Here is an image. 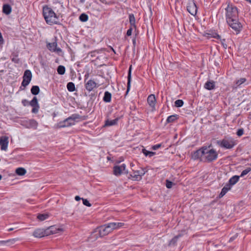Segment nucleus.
<instances>
[{"instance_id":"obj_5","label":"nucleus","mask_w":251,"mask_h":251,"mask_svg":"<svg viewBox=\"0 0 251 251\" xmlns=\"http://www.w3.org/2000/svg\"><path fill=\"white\" fill-rule=\"evenodd\" d=\"M88 77L86 75H85V89L86 91L85 94L86 96H89L90 99H92L93 96V92L94 89V80L92 79H89L87 80Z\"/></svg>"},{"instance_id":"obj_10","label":"nucleus","mask_w":251,"mask_h":251,"mask_svg":"<svg viewBox=\"0 0 251 251\" xmlns=\"http://www.w3.org/2000/svg\"><path fill=\"white\" fill-rule=\"evenodd\" d=\"M32 73L29 70H26L24 74L22 86L26 87L30 82L32 78Z\"/></svg>"},{"instance_id":"obj_25","label":"nucleus","mask_w":251,"mask_h":251,"mask_svg":"<svg viewBox=\"0 0 251 251\" xmlns=\"http://www.w3.org/2000/svg\"><path fill=\"white\" fill-rule=\"evenodd\" d=\"M12 11L11 6L8 4H5L2 7V11L6 15H9L10 14Z\"/></svg>"},{"instance_id":"obj_43","label":"nucleus","mask_w":251,"mask_h":251,"mask_svg":"<svg viewBox=\"0 0 251 251\" xmlns=\"http://www.w3.org/2000/svg\"><path fill=\"white\" fill-rule=\"evenodd\" d=\"M11 60L12 62L17 64H19L20 62V59L18 57L17 55H13V57L11 58Z\"/></svg>"},{"instance_id":"obj_3","label":"nucleus","mask_w":251,"mask_h":251,"mask_svg":"<svg viewBox=\"0 0 251 251\" xmlns=\"http://www.w3.org/2000/svg\"><path fill=\"white\" fill-rule=\"evenodd\" d=\"M216 144L221 148L231 149L237 144V142L233 137L226 135L224 136L222 140H217Z\"/></svg>"},{"instance_id":"obj_11","label":"nucleus","mask_w":251,"mask_h":251,"mask_svg":"<svg viewBox=\"0 0 251 251\" xmlns=\"http://www.w3.org/2000/svg\"><path fill=\"white\" fill-rule=\"evenodd\" d=\"M126 166L125 164H123L120 166H114L113 167V174L116 176H120L123 172L127 174L128 171L126 170Z\"/></svg>"},{"instance_id":"obj_41","label":"nucleus","mask_w":251,"mask_h":251,"mask_svg":"<svg viewBox=\"0 0 251 251\" xmlns=\"http://www.w3.org/2000/svg\"><path fill=\"white\" fill-rule=\"evenodd\" d=\"M129 22L130 24H135V18L133 14L129 15Z\"/></svg>"},{"instance_id":"obj_39","label":"nucleus","mask_w":251,"mask_h":251,"mask_svg":"<svg viewBox=\"0 0 251 251\" xmlns=\"http://www.w3.org/2000/svg\"><path fill=\"white\" fill-rule=\"evenodd\" d=\"M251 171V168L250 167L247 168L245 170H243L240 176V177H243L247 174H248L250 171Z\"/></svg>"},{"instance_id":"obj_30","label":"nucleus","mask_w":251,"mask_h":251,"mask_svg":"<svg viewBox=\"0 0 251 251\" xmlns=\"http://www.w3.org/2000/svg\"><path fill=\"white\" fill-rule=\"evenodd\" d=\"M178 116L176 114L171 115L167 118L166 122L168 123H173L178 118Z\"/></svg>"},{"instance_id":"obj_27","label":"nucleus","mask_w":251,"mask_h":251,"mask_svg":"<svg viewBox=\"0 0 251 251\" xmlns=\"http://www.w3.org/2000/svg\"><path fill=\"white\" fill-rule=\"evenodd\" d=\"M145 174V172L143 170H142V172L141 173V175L135 174V172L134 171L133 174L130 175V176L135 180H140L141 179L142 176H143Z\"/></svg>"},{"instance_id":"obj_51","label":"nucleus","mask_w":251,"mask_h":251,"mask_svg":"<svg viewBox=\"0 0 251 251\" xmlns=\"http://www.w3.org/2000/svg\"><path fill=\"white\" fill-rule=\"evenodd\" d=\"M4 44V40L2 36L1 33L0 32V45H2Z\"/></svg>"},{"instance_id":"obj_29","label":"nucleus","mask_w":251,"mask_h":251,"mask_svg":"<svg viewBox=\"0 0 251 251\" xmlns=\"http://www.w3.org/2000/svg\"><path fill=\"white\" fill-rule=\"evenodd\" d=\"M15 172L18 175L22 176L25 174L26 171L24 168L20 167L16 169Z\"/></svg>"},{"instance_id":"obj_53","label":"nucleus","mask_w":251,"mask_h":251,"mask_svg":"<svg viewBox=\"0 0 251 251\" xmlns=\"http://www.w3.org/2000/svg\"><path fill=\"white\" fill-rule=\"evenodd\" d=\"M226 193V192H224V191H223L222 190L220 194L219 195V197L220 198H222Z\"/></svg>"},{"instance_id":"obj_57","label":"nucleus","mask_w":251,"mask_h":251,"mask_svg":"<svg viewBox=\"0 0 251 251\" xmlns=\"http://www.w3.org/2000/svg\"><path fill=\"white\" fill-rule=\"evenodd\" d=\"M132 43H133V44L134 45V46L136 44V38L134 37L133 39H132Z\"/></svg>"},{"instance_id":"obj_16","label":"nucleus","mask_w":251,"mask_h":251,"mask_svg":"<svg viewBox=\"0 0 251 251\" xmlns=\"http://www.w3.org/2000/svg\"><path fill=\"white\" fill-rule=\"evenodd\" d=\"M8 144V138L4 136L0 137V146L1 150L6 151Z\"/></svg>"},{"instance_id":"obj_26","label":"nucleus","mask_w":251,"mask_h":251,"mask_svg":"<svg viewBox=\"0 0 251 251\" xmlns=\"http://www.w3.org/2000/svg\"><path fill=\"white\" fill-rule=\"evenodd\" d=\"M61 229L60 228H57L54 226H51L50 227H49L47 231H48V235L50 234H55L59 232V231H61Z\"/></svg>"},{"instance_id":"obj_13","label":"nucleus","mask_w":251,"mask_h":251,"mask_svg":"<svg viewBox=\"0 0 251 251\" xmlns=\"http://www.w3.org/2000/svg\"><path fill=\"white\" fill-rule=\"evenodd\" d=\"M227 23L228 25L236 32V34L239 33L242 28V25L239 22L238 18H237V22L230 21V22Z\"/></svg>"},{"instance_id":"obj_42","label":"nucleus","mask_w":251,"mask_h":251,"mask_svg":"<svg viewBox=\"0 0 251 251\" xmlns=\"http://www.w3.org/2000/svg\"><path fill=\"white\" fill-rule=\"evenodd\" d=\"M173 185H175V183H174L173 182L168 179L166 180V186L167 188H171Z\"/></svg>"},{"instance_id":"obj_20","label":"nucleus","mask_w":251,"mask_h":251,"mask_svg":"<svg viewBox=\"0 0 251 251\" xmlns=\"http://www.w3.org/2000/svg\"><path fill=\"white\" fill-rule=\"evenodd\" d=\"M69 121H70V120L68 118H66L63 121L60 122L58 124V126L59 128H63V127H68V126H70L73 125H74V123H68V122H69Z\"/></svg>"},{"instance_id":"obj_52","label":"nucleus","mask_w":251,"mask_h":251,"mask_svg":"<svg viewBox=\"0 0 251 251\" xmlns=\"http://www.w3.org/2000/svg\"><path fill=\"white\" fill-rule=\"evenodd\" d=\"M129 28H132V29H134L135 30H136L137 26L135 24H130V27Z\"/></svg>"},{"instance_id":"obj_4","label":"nucleus","mask_w":251,"mask_h":251,"mask_svg":"<svg viewBox=\"0 0 251 251\" xmlns=\"http://www.w3.org/2000/svg\"><path fill=\"white\" fill-rule=\"evenodd\" d=\"M226 22H237V18L238 17V12L236 7L228 4L226 8Z\"/></svg>"},{"instance_id":"obj_7","label":"nucleus","mask_w":251,"mask_h":251,"mask_svg":"<svg viewBox=\"0 0 251 251\" xmlns=\"http://www.w3.org/2000/svg\"><path fill=\"white\" fill-rule=\"evenodd\" d=\"M110 233L107 224L97 227L95 228V237H101Z\"/></svg>"},{"instance_id":"obj_46","label":"nucleus","mask_w":251,"mask_h":251,"mask_svg":"<svg viewBox=\"0 0 251 251\" xmlns=\"http://www.w3.org/2000/svg\"><path fill=\"white\" fill-rule=\"evenodd\" d=\"M244 129L243 128H239L237 130L236 134L238 136H241L244 134Z\"/></svg>"},{"instance_id":"obj_8","label":"nucleus","mask_w":251,"mask_h":251,"mask_svg":"<svg viewBox=\"0 0 251 251\" xmlns=\"http://www.w3.org/2000/svg\"><path fill=\"white\" fill-rule=\"evenodd\" d=\"M204 146L197 151L192 152L191 157L193 159L198 160L200 161L203 162V154L204 153Z\"/></svg>"},{"instance_id":"obj_23","label":"nucleus","mask_w":251,"mask_h":251,"mask_svg":"<svg viewBox=\"0 0 251 251\" xmlns=\"http://www.w3.org/2000/svg\"><path fill=\"white\" fill-rule=\"evenodd\" d=\"M239 178L240 176L236 175L234 176L229 179L227 184L232 187V186L235 184L239 180Z\"/></svg>"},{"instance_id":"obj_61","label":"nucleus","mask_w":251,"mask_h":251,"mask_svg":"<svg viewBox=\"0 0 251 251\" xmlns=\"http://www.w3.org/2000/svg\"><path fill=\"white\" fill-rule=\"evenodd\" d=\"M68 123H74V124H75V122H74L73 120H70V121H69V122H68Z\"/></svg>"},{"instance_id":"obj_2","label":"nucleus","mask_w":251,"mask_h":251,"mask_svg":"<svg viewBox=\"0 0 251 251\" xmlns=\"http://www.w3.org/2000/svg\"><path fill=\"white\" fill-rule=\"evenodd\" d=\"M204 153L203 154V162L211 163L215 161L218 156L217 151L212 148V145L210 144L208 146H204Z\"/></svg>"},{"instance_id":"obj_15","label":"nucleus","mask_w":251,"mask_h":251,"mask_svg":"<svg viewBox=\"0 0 251 251\" xmlns=\"http://www.w3.org/2000/svg\"><path fill=\"white\" fill-rule=\"evenodd\" d=\"M33 235L35 237L41 238L48 235V231L43 229H37L34 231Z\"/></svg>"},{"instance_id":"obj_14","label":"nucleus","mask_w":251,"mask_h":251,"mask_svg":"<svg viewBox=\"0 0 251 251\" xmlns=\"http://www.w3.org/2000/svg\"><path fill=\"white\" fill-rule=\"evenodd\" d=\"M57 44L56 42L53 43H49L47 44V48L51 51L56 52L59 54L62 52V50L60 48H57Z\"/></svg>"},{"instance_id":"obj_18","label":"nucleus","mask_w":251,"mask_h":251,"mask_svg":"<svg viewBox=\"0 0 251 251\" xmlns=\"http://www.w3.org/2000/svg\"><path fill=\"white\" fill-rule=\"evenodd\" d=\"M185 231H182L181 233H179L177 235L175 236L173 238H172L169 244V246H175L176 244V242H177L178 239L184 235L185 234Z\"/></svg>"},{"instance_id":"obj_33","label":"nucleus","mask_w":251,"mask_h":251,"mask_svg":"<svg viewBox=\"0 0 251 251\" xmlns=\"http://www.w3.org/2000/svg\"><path fill=\"white\" fill-rule=\"evenodd\" d=\"M49 217V214L44 213V214H39L37 216V218L39 221H43L46 219H47Z\"/></svg>"},{"instance_id":"obj_35","label":"nucleus","mask_w":251,"mask_h":251,"mask_svg":"<svg viewBox=\"0 0 251 251\" xmlns=\"http://www.w3.org/2000/svg\"><path fill=\"white\" fill-rule=\"evenodd\" d=\"M67 88L69 91L74 92L75 90V84L72 82H70L67 83Z\"/></svg>"},{"instance_id":"obj_19","label":"nucleus","mask_w":251,"mask_h":251,"mask_svg":"<svg viewBox=\"0 0 251 251\" xmlns=\"http://www.w3.org/2000/svg\"><path fill=\"white\" fill-rule=\"evenodd\" d=\"M204 88L208 90H212L215 88V82L212 80H209L204 85Z\"/></svg>"},{"instance_id":"obj_40","label":"nucleus","mask_w":251,"mask_h":251,"mask_svg":"<svg viewBox=\"0 0 251 251\" xmlns=\"http://www.w3.org/2000/svg\"><path fill=\"white\" fill-rule=\"evenodd\" d=\"M246 81V79L245 78H241L239 79L236 81V85L237 86H239L242 84L244 83Z\"/></svg>"},{"instance_id":"obj_12","label":"nucleus","mask_w":251,"mask_h":251,"mask_svg":"<svg viewBox=\"0 0 251 251\" xmlns=\"http://www.w3.org/2000/svg\"><path fill=\"white\" fill-rule=\"evenodd\" d=\"M29 105L33 107L31 112L33 113H37L40 106L38 102L37 98L36 97H34L32 100L29 102Z\"/></svg>"},{"instance_id":"obj_63","label":"nucleus","mask_w":251,"mask_h":251,"mask_svg":"<svg viewBox=\"0 0 251 251\" xmlns=\"http://www.w3.org/2000/svg\"><path fill=\"white\" fill-rule=\"evenodd\" d=\"M97 76L98 77H100H100H101V78H102V77H101V75H97Z\"/></svg>"},{"instance_id":"obj_22","label":"nucleus","mask_w":251,"mask_h":251,"mask_svg":"<svg viewBox=\"0 0 251 251\" xmlns=\"http://www.w3.org/2000/svg\"><path fill=\"white\" fill-rule=\"evenodd\" d=\"M147 101L150 106L153 107L155 106L156 99L154 95H150L147 99Z\"/></svg>"},{"instance_id":"obj_32","label":"nucleus","mask_w":251,"mask_h":251,"mask_svg":"<svg viewBox=\"0 0 251 251\" xmlns=\"http://www.w3.org/2000/svg\"><path fill=\"white\" fill-rule=\"evenodd\" d=\"M81 116L78 114H74L71 116L68 117L69 119L70 120H73L74 122H77L79 119H80Z\"/></svg>"},{"instance_id":"obj_38","label":"nucleus","mask_w":251,"mask_h":251,"mask_svg":"<svg viewBox=\"0 0 251 251\" xmlns=\"http://www.w3.org/2000/svg\"><path fill=\"white\" fill-rule=\"evenodd\" d=\"M184 104L183 101L181 100H177L175 102V106L176 107H180Z\"/></svg>"},{"instance_id":"obj_21","label":"nucleus","mask_w":251,"mask_h":251,"mask_svg":"<svg viewBox=\"0 0 251 251\" xmlns=\"http://www.w3.org/2000/svg\"><path fill=\"white\" fill-rule=\"evenodd\" d=\"M131 81V65L129 67L127 75V90L126 94H127L129 91L130 88V83Z\"/></svg>"},{"instance_id":"obj_62","label":"nucleus","mask_w":251,"mask_h":251,"mask_svg":"<svg viewBox=\"0 0 251 251\" xmlns=\"http://www.w3.org/2000/svg\"><path fill=\"white\" fill-rule=\"evenodd\" d=\"M107 159L108 160H110L111 159L110 157V156H107Z\"/></svg>"},{"instance_id":"obj_36","label":"nucleus","mask_w":251,"mask_h":251,"mask_svg":"<svg viewBox=\"0 0 251 251\" xmlns=\"http://www.w3.org/2000/svg\"><path fill=\"white\" fill-rule=\"evenodd\" d=\"M65 67L62 65H59L57 69V71L58 74L63 75L65 73Z\"/></svg>"},{"instance_id":"obj_47","label":"nucleus","mask_w":251,"mask_h":251,"mask_svg":"<svg viewBox=\"0 0 251 251\" xmlns=\"http://www.w3.org/2000/svg\"><path fill=\"white\" fill-rule=\"evenodd\" d=\"M220 41H221V43L223 47L225 49H227V46L226 44V39H221Z\"/></svg>"},{"instance_id":"obj_64","label":"nucleus","mask_w":251,"mask_h":251,"mask_svg":"<svg viewBox=\"0 0 251 251\" xmlns=\"http://www.w3.org/2000/svg\"><path fill=\"white\" fill-rule=\"evenodd\" d=\"M111 49L114 52V53H115V51L112 48H111Z\"/></svg>"},{"instance_id":"obj_17","label":"nucleus","mask_w":251,"mask_h":251,"mask_svg":"<svg viewBox=\"0 0 251 251\" xmlns=\"http://www.w3.org/2000/svg\"><path fill=\"white\" fill-rule=\"evenodd\" d=\"M109 228L110 232L113 230L116 229L124 226L123 223H110L107 224Z\"/></svg>"},{"instance_id":"obj_9","label":"nucleus","mask_w":251,"mask_h":251,"mask_svg":"<svg viewBox=\"0 0 251 251\" xmlns=\"http://www.w3.org/2000/svg\"><path fill=\"white\" fill-rule=\"evenodd\" d=\"M187 10L192 15L195 16L197 14L198 7L194 0L188 1L187 5Z\"/></svg>"},{"instance_id":"obj_6","label":"nucleus","mask_w":251,"mask_h":251,"mask_svg":"<svg viewBox=\"0 0 251 251\" xmlns=\"http://www.w3.org/2000/svg\"><path fill=\"white\" fill-rule=\"evenodd\" d=\"M19 124L24 126L25 128L29 129H33L34 130L37 128L38 123L34 119H31L29 120L23 119L19 122Z\"/></svg>"},{"instance_id":"obj_1","label":"nucleus","mask_w":251,"mask_h":251,"mask_svg":"<svg viewBox=\"0 0 251 251\" xmlns=\"http://www.w3.org/2000/svg\"><path fill=\"white\" fill-rule=\"evenodd\" d=\"M42 11L43 17L48 25H59L58 17L50 5H44Z\"/></svg>"},{"instance_id":"obj_44","label":"nucleus","mask_w":251,"mask_h":251,"mask_svg":"<svg viewBox=\"0 0 251 251\" xmlns=\"http://www.w3.org/2000/svg\"><path fill=\"white\" fill-rule=\"evenodd\" d=\"M231 186L229 185L227 183L226 184V185L222 188V190L224 192L227 193V192L231 189Z\"/></svg>"},{"instance_id":"obj_28","label":"nucleus","mask_w":251,"mask_h":251,"mask_svg":"<svg viewBox=\"0 0 251 251\" xmlns=\"http://www.w3.org/2000/svg\"><path fill=\"white\" fill-rule=\"evenodd\" d=\"M111 100V94L108 92L106 91L104 93V95L103 98V100L105 102H109Z\"/></svg>"},{"instance_id":"obj_34","label":"nucleus","mask_w":251,"mask_h":251,"mask_svg":"<svg viewBox=\"0 0 251 251\" xmlns=\"http://www.w3.org/2000/svg\"><path fill=\"white\" fill-rule=\"evenodd\" d=\"M142 152L144 153V154L146 156H148L150 157H152V156H153L155 154V152L150 151H147L145 149H143L142 150Z\"/></svg>"},{"instance_id":"obj_58","label":"nucleus","mask_w":251,"mask_h":251,"mask_svg":"<svg viewBox=\"0 0 251 251\" xmlns=\"http://www.w3.org/2000/svg\"><path fill=\"white\" fill-rule=\"evenodd\" d=\"M101 84L99 82H95V88L97 87H98Z\"/></svg>"},{"instance_id":"obj_55","label":"nucleus","mask_w":251,"mask_h":251,"mask_svg":"<svg viewBox=\"0 0 251 251\" xmlns=\"http://www.w3.org/2000/svg\"><path fill=\"white\" fill-rule=\"evenodd\" d=\"M75 200L76 201H78L81 199V198L78 196H76L75 197Z\"/></svg>"},{"instance_id":"obj_24","label":"nucleus","mask_w":251,"mask_h":251,"mask_svg":"<svg viewBox=\"0 0 251 251\" xmlns=\"http://www.w3.org/2000/svg\"><path fill=\"white\" fill-rule=\"evenodd\" d=\"M118 120L119 118H118L112 120H107L105 121L104 125L102 126L105 127L116 125L117 124Z\"/></svg>"},{"instance_id":"obj_50","label":"nucleus","mask_w":251,"mask_h":251,"mask_svg":"<svg viewBox=\"0 0 251 251\" xmlns=\"http://www.w3.org/2000/svg\"><path fill=\"white\" fill-rule=\"evenodd\" d=\"M133 29H132V28H129V29L127 30L126 32V36H129L131 35Z\"/></svg>"},{"instance_id":"obj_54","label":"nucleus","mask_w":251,"mask_h":251,"mask_svg":"<svg viewBox=\"0 0 251 251\" xmlns=\"http://www.w3.org/2000/svg\"><path fill=\"white\" fill-rule=\"evenodd\" d=\"M22 102L24 106H26L28 101L26 100H22Z\"/></svg>"},{"instance_id":"obj_37","label":"nucleus","mask_w":251,"mask_h":251,"mask_svg":"<svg viewBox=\"0 0 251 251\" xmlns=\"http://www.w3.org/2000/svg\"><path fill=\"white\" fill-rule=\"evenodd\" d=\"M88 17L87 15L85 14V13L81 14L79 17V19L81 22H86L88 20Z\"/></svg>"},{"instance_id":"obj_48","label":"nucleus","mask_w":251,"mask_h":251,"mask_svg":"<svg viewBox=\"0 0 251 251\" xmlns=\"http://www.w3.org/2000/svg\"><path fill=\"white\" fill-rule=\"evenodd\" d=\"M212 37L217 39H221V36L219 35L217 33L214 32L212 34Z\"/></svg>"},{"instance_id":"obj_60","label":"nucleus","mask_w":251,"mask_h":251,"mask_svg":"<svg viewBox=\"0 0 251 251\" xmlns=\"http://www.w3.org/2000/svg\"><path fill=\"white\" fill-rule=\"evenodd\" d=\"M14 229V228H10L8 229V231H10L13 230Z\"/></svg>"},{"instance_id":"obj_31","label":"nucleus","mask_w":251,"mask_h":251,"mask_svg":"<svg viewBox=\"0 0 251 251\" xmlns=\"http://www.w3.org/2000/svg\"><path fill=\"white\" fill-rule=\"evenodd\" d=\"M40 92V88L38 86H33L31 88V93L34 95H37Z\"/></svg>"},{"instance_id":"obj_49","label":"nucleus","mask_w":251,"mask_h":251,"mask_svg":"<svg viewBox=\"0 0 251 251\" xmlns=\"http://www.w3.org/2000/svg\"><path fill=\"white\" fill-rule=\"evenodd\" d=\"M161 147V144H156L152 146L151 149L153 150H156Z\"/></svg>"},{"instance_id":"obj_59","label":"nucleus","mask_w":251,"mask_h":251,"mask_svg":"<svg viewBox=\"0 0 251 251\" xmlns=\"http://www.w3.org/2000/svg\"><path fill=\"white\" fill-rule=\"evenodd\" d=\"M25 87H24V86H22V84H21V86H20V89L21 90H24V89H25Z\"/></svg>"},{"instance_id":"obj_56","label":"nucleus","mask_w":251,"mask_h":251,"mask_svg":"<svg viewBox=\"0 0 251 251\" xmlns=\"http://www.w3.org/2000/svg\"><path fill=\"white\" fill-rule=\"evenodd\" d=\"M135 172V173L137 174V175H141V173L142 172V171H134Z\"/></svg>"},{"instance_id":"obj_45","label":"nucleus","mask_w":251,"mask_h":251,"mask_svg":"<svg viewBox=\"0 0 251 251\" xmlns=\"http://www.w3.org/2000/svg\"><path fill=\"white\" fill-rule=\"evenodd\" d=\"M82 200L83 201V204L87 206L90 207L91 206V204L89 202V201L83 198H82Z\"/></svg>"}]
</instances>
